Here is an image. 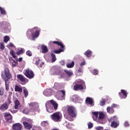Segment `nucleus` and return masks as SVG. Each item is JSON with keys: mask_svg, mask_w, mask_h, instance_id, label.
I'll return each instance as SVG.
<instances>
[{"mask_svg": "<svg viewBox=\"0 0 130 130\" xmlns=\"http://www.w3.org/2000/svg\"><path fill=\"white\" fill-rule=\"evenodd\" d=\"M2 78L5 81V86L7 91L9 90V80L8 79H11L12 78V75L10 73L9 68H5L4 72H2L1 74Z\"/></svg>", "mask_w": 130, "mask_h": 130, "instance_id": "f257e3e1", "label": "nucleus"}, {"mask_svg": "<svg viewBox=\"0 0 130 130\" xmlns=\"http://www.w3.org/2000/svg\"><path fill=\"white\" fill-rule=\"evenodd\" d=\"M105 117V113L102 112H92V118L93 120L100 123H105L103 119Z\"/></svg>", "mask_w": 130, "mask_h": 130, "instance_id": "f03ea898", "label": "nucleus"}, {"mask_svg": "<svg viewBox=\"0 0 130 130\" xmlns=\"http://www.w3.org/2000/svg\"><path fill=\"white\" fill-rule=\"evenodd\" d=\"M57 107H58L57 103L52 100L46 103V108L48 112H53V109L56 110Z\"/></svg>", "mask_w": 130, "mask_h": 130, "instance_id": "7ed1b4c3", "label": "nucleus"}, {"mask_svg": "<svg viewBox=\"0 0 130 130\" xmlns=\"http://www.w3.org/2000/svg\"><path fill=\"white\" fill-rule=\"evenodd\" d=\"M51 117L53 121H60L62 115L60 112H57L51 115Z\"/></svg>", "mask_w": 130, "mask_h": 130, "instance_id": "20e7f679", "label": "nucleus"}, {"mask_svg": "<svg viewBox=\"0 0 130 130\" xmlns=\"http://www.w3.org/2000/svg\"><path fill=\"white\" fill-rule=\"evenodd\" d=\"M24 75L28 79H33L34 78V73L29 68L24 71Z\"/></svg>", "mask_w": 130, "mask_h": 130, "instance_id": "39448f33", "label": "nucleus"}, {"mask_svg": "<svg viewBox=\"0 0 130 130\" xmlns=\"http://www.w3.org/2000/svg\"><path fill=\"white\" fill-rule=\"evenodd\" d=\"M32 31L35 32L32 34L31 37L32 38V40H35V39H36V38L39 36L40 29L38 27H35L32 29Z\"/></svg>", "mask_w": 130, "mask_h": 130, "instance_id": "423d86ee", "label": "nucleus"}, {"mask_svg": "<svg viewBox=\"0 0 130 130\" xmlns=\"http://www.w3.org/2000/svg\"><path fill=\"white\" fill-rule=\"evenodd\" d=\"M68 113L72 117L76 116V109L73 106H70L68 108Z\"/></svg>", "mask_w": 130, "mask_h": 130, "instance_id": "0eeeda50", "label": "nucleus"}, {"mask_svg": "<svg viewBox=\"0 0 130 130\" xmlns=\"http://www.w3.org/2000/svg\"><path fill=\"white\" fill-rule=\"evenodd\" d=\"M29 107L31 109V111H35L36 109H38L39 108V105H38V103L36 102H34L30 103L29 104Z\"/></svg>", "mask_w": 130, "mask_h": 130, "instance_id": "6e6552de", "label": "nucleus"}, {"mask_svg": "<svg viewBox=\"0 0 130 130\" xmlns=\"http://www.w3.org/2000/svg\"><path fill=\"white\" fill-rule=\"evenodd\" d=\"M66 95V91L64 90H59L56 94V97L59 100H62Z\"/></svg>", "mask_w": 130, "mask_h": 130, "instance_id": "1a4fd4ad", "label": "nucleus"}, {"mask_svg": "<svg viewBox=\"0 0 130 130\" xmlns=\"http://www.w3.org/2000/svg\"><path fill=\"white\" fill-rule=\"evenodd\" d=\"M17 78L18 80H20V81L21 82V85L26 84V83H28V81H29L27 78H25V77H24V76L21 74L17 75Z\"/></svg>", "mask_w": 130, "mask_h": 130, "instance_id": "9d476101", "label": "nucleus"}, {"mask_svg": "<svg viewBox=\"0 0 130 130\" xmlns=\"http://www.w3.org/2000/svg\"><path fill=\"white\" fill-rule=\"evenodd\" d=\"M119 96L121 99H125L127 97V92L125 90H121V92H119Z\"/></svg>", "mask_w": 130, "mask_h": 130, "instance_id": "9b49d317", "label": "nucleus"}, {"mask_svg": "<svg viewBox=\"0 0 130 130\" xmlns=\"http://www.w3.org/2000/svg\"><path fill=\"white\" fill-rule=\"evenodd\" d=\"M5 117L7 121H8V122H12V119H13V117L12 116L11 114L9 113H6L5 114Z\"/></svg>", "mask_w": 130, "mask_h": 130, "instance_id": "f8f14e48", "label": "nucleus"}, {"mask_svg": "<svg viewBox=\"0 0 130 130\" xmlns=\"http://www.w3.org/2000/svg\"><path fill=\"white\" fill-rule=\"evenodd\" d=\"M85 102L88 106H94V102L91 98H87Z\"/></svg>", "mask_w": 130, "mask_h": 130, "instance_id": "ddd939ff", "label": "nucleus"}, {"mask_svg": "<svg viewBox=\"0 0 130 130\" xmlns=\"http://www.w3.org/2000/svg\"><path fill=\"white\" fill-rule=\"evenodd\" d=\"M80 99H81L77 95H73L71 98V100H72L73 102H79V103H81V102H82V100H80Z\"/></svg>", "mask_w": 130, "mask_h": 130, "instance_id": "4468645a", "label": "nucleus"}, {"mask_svg": "<svg viewBox=\"0 0 130 130\" xmlns=\"http://www.w3.org/2000/svg\"><path fill=\"white\" fill-rule=\"evenodd\" d=\"M12 128L13 130H21L22 129V125L20 123H15L13 125Z\"/></svg>", "mask_w": 130, "mask_h": 130, "instance_id": "2eb2a0df", "label": "nucleus"}, {"mask_svg": "<svg viewBox=\"0 0 130 130\" xmlns=\"http://www.w3.org/2000/svg\"><path fill=\"white\" fill-rule=\"evenodd\" d=\"M9 108V104L8 103H5L1 105L0 107V110L2 111H5V110H7Z\"/></svg>", "mask_w": 130, "mask_h": 130, "instance_id": "dca6fc26", "label": "nucleus"}, {"mask_svg": "<svg viewBox=\"0 0 130 130\" xmlns=\"http://www.w3.org/2000/svg\"><path fill=\"white\" fill-rule=\"evenodd\" d=\"M23 125H24L25 128H26L27 129H30V128H31L32 127V125L31 124V123L23 122Z\"/></svg>", "mask_w": 130, "mask_h": 130, "instance_id": "f3484780", "label": "nucleus"}, {"mask_svg": "<svg viewBox=\"0 0 130 130\" xmlns=\"http://www.w3.org/2000/svg\"><path fill=\"white\" fill-rule=\"evenodd\" d=\"M45 96H50L52 94V90L51 89H47L43 92Z\"/></svg>", "mask_w": 130, "mask_h": 130, "instance_id": "a211bd4d", "label": "nucleus"}, {"mask_svg": "<svg viewBox=\"0 0 130 130\" xmlns=\"http://www.w3.org/2000/svg\"><path fill=\"white\" fill-rule=\"evenodd\" d=\"M15 92H18V93H22L23 90L22 89V87L18 85H15Z\"/></svg>", "mask_w": 130, "mask_h": 130, "instance_id": "6ab92c4d", "label": "nucleus"}, {"mask_svg": "<svg viewBox=\"0 0 130 130\" xmlns=\"http://www.w3.org/2000/svg\"><path fill=\"white\" fill-rule=\"evenodd\" d=\"M74 89L75 91H77V90H82L83 89V86L82 85H75L74 86Z\"/></svg>", "mask_w": 130, "mask_h": 130, "instance_id": "aec40b11", "label": "nucleus"}, {"mask_svg": "<svg viewBox=\"0 0 130 130\" xmlns=\"http://www.w3.org/2000/svg\"><path fill=\"white\" fill-rule=\"evenodd\" d=\"M48 52V49H47V47L45 45L42 46V53H46V52Z\"/></svg>", "mask_w": 130, "mask_h": 130, "instance_id": "412c9836", "label": "nucleus"}, {"mask_svg": "<svg viewBox=\"0 0 130 130\" xmlns=\"http://www.w3.org/2000/svg\"><path fill=\"white\" fill-rule=\"evenodd\" d=\"M20 102L18 100H16L15 102V106L14 108L15 109H19L20 108Z\"/></svg>", "mask_w": 130, "mask_h": 130, "instance_id": "4be33fe9", "label": "nucleus"}, {"mask_svg": "<svg viewBox=\"0 0 130 130\" xmlns=\"http://www.w3.org/2000/svg\"><path fill=\"white\" fill-rule=\"evenodd\" d=\"M107 111L108 113L112 114L113 112H114V110H113V108L111 107H108L107 108Z\"/></svg>", "mask_w": 130, "mask_h": 130, "instance_id": "5701e85b", "label": "nucleus"}, {"mask_svg": "<svg viewBox=\"0 0 130 130\" xmlns=\"http://www.w3.org/2000/svg\"><path fill=\"white\" fill-rule=\"evenodd\" d=\"M52 43H55V44L58 45L59 46H60L61 48H63V47H64V46H63L62 43L60 42L54 41L52 42Z\"/></svg>", "mask_w": 130, "mask_h": 130, "instance_id": "b1692460", "label": "nucleus"}, {"mask_svg": "<svg viewBox=\"0 0 130 130\" xmlns=\"http://www.w3.org/2000/svg\"><path fill=\"white\" fill-rule=\"evenodd\" d=\"M10 62L12 65V68H15L18 64V62L15 61L14 59H11Z\"/></svg>", "mask_w": 130, "mask_h": 130, "instance_id": "393cba45", "label": "nucleus"}, {"mask_svg": "<svg viewBox=\"0 0 130 130\" xmlns=\"http://www.w3.org/2000/svg\"><path fill=\"white\" fill-rule=\"evenodd\" d=\"M85 55H86L87 57H90L91 55H92V52L90 50H87L86 52L84 53Z\"/></svg>", "mask_w": 130, "mask_h": 130, "instance_id": "a878e982", "label": "nucleus"}, {"mask_svg": "<svg viewBox=\"0 0 130 130\" xmlns=\"http://www.w3.org/2000/svg\"><path fill=\"white\" fill-rule=\"evenodd\" d=\"M64 72L66 73V75H68L69 76V77H71V76H73V72L69 70H64Z\"/></svg>", "mask_w": 130, "mask_h": 130, "instance_id": "bb28decb", "label": "nucleus"}, {"mask_svg": "<svg viewBox=\"0 0 130 130\" xmlns=\"http://www.w3.org/2000/svg\"><path fill=\"white\" fill-rule=\"evenodd\" d=\"M112 127H117L118 126V123L116 122L115 121H113L111 124Z\"/></svg>", "mask_w": 130, "mask_h": 130, "instance_id": "cd10ccee", "label": "nucleus"}, {"mask_svg": "<svg viewBox=\"0 0 130 130\" xmlns=\"http://www.w3.org/2000/svg\"><path fill=\"white\" fill-rule=\"evenodd\" d=\"M22 112L24 114H28V113H30V112H33L31 111V110L29 111V110L27 108H26V109H24Z\"/></svg>", "mask_w": 130, "mask_h": 130, "instance_id": "c85d7f7f", "label": "nucleus"}, {"mask_svg": "<svg viewBox=\"0 0 130 130\" xmlns=\"http://www.w3.org/2000/svg\"><path fill=\"white\" fill-rule=\"evenodd\" d=\"M74 66H75V62L74 61H72L71 63H68L67 64V68L70 69L73 68Z\"/></svg>", "mask_w": 130, "mask_h": 130, "instance_id": "c756f323", "label": "nucleus"}, {"mask_svg": "<svg viewBox=\"0 0 130 130\" xmlns=\"http://www.w3.org/2000/svg\"><path fill=\"white\" fill-rule=\"evenodd\" d=\"M23 119L25 120V121H24L23 122H27L28 123H32V120L30 119H28L27 118H23Z\"/></svg>", "mask_w": 130, "mask_h": 130, "instance_id": "7c9ffc66", "label": "nucleus"}, {"mask_svg": "<svg viewBox=\"0 0 130 130\" xmlns=\"http://www.w3.org/2000/svg\"><path fill=\"white\" fill-rule=\"evenodd\" d=\"M9 40H10V37L9 36H6L4 37V41L6 43H8Z\"/></svg>", "mask_w": 130, "mask_h": 130, "instance_id": "2f4dec72", "label": "nucleus"}, {"mask_svg": "<svg viewBox=\"0 0 130 130\" xmlns=\"http://www.w3.org/2000/svg\"><path fill=\"white\" fill-rule=\"evenodd\" d=\"M0 12L2 15H6V11L1 7H0Z\"/></svg>", "mask_w": 130, "mask_h": 130, "instance_id": "473e14b6", "label": "nucleus"}, {"mask_svg": "<svg viewBox=\"0 0 130 130\" xmlns=\"http://www.w3.org/2000/svg\"><path fill=\"white\" fill-rule=\"evenodd\" d=\"M10 53V55L13 56V57H14V58H16V55L15 54V51L14 50H11Z\"/></svg>", "mask_w": 130, "mask_h": 130, "instance_id": "72a5a7b5", "label": "nucleus"}, {"mask_svg": "<svg viewBox=\"0 0 130 130\" xmlns=\"http://www.w3.org/2000/svg\"><path fill=\"white\" fill-rule=\"evenodd\" d=\"M64 51V50L62 49H59L58 50L54 51L55 53H60V52H63Z\"/></svg>", "mask_w": 130, "mask_h": 130, "instance_id": "f704fd0d", "label": "nucleus"}, {"mask_svg": "<svg viewBox=\"0 0 130 130\" xmlns=\"http://www.w3.org/2000/svg\"><path fill=\"white\" fill-rule=\"evenodd\" d=\"M23 92H24L25 97H27L28 96V90H27V89L24 88L23 89Z\"/></svg>", "mask_w": 130, "mask_h": 130, "instance_id": "c9c22d12", "label": "nucleus"}, {"mask_svg": "<svg viewBox=\"0 0 130 130\" xmlns=\"http://www.w3.org/2000/svg\"><path fill=\"white\" fill-rule=\"evenodd\" d=\"M51 55L52 57V61H55V60H56V57H55V55L51 54Z\"/></svg>", "mask_w": 130, "mask_h": 130, "instance_id": "e433bc0d", "label": "nucleus"}, {"mask_svg": "<svg viewBox=\"0 0 130 130\" xmlns=\"http://www.w3.org/2000/svg\"><path fill=\"white\" fill-rule=\"evenodd\" d=\"M60 86L59 85V84L57 83H55L54 85V89H58Z\"/></svg>", "mask_w": 130, "mask_h": 130, "instance_id": "4c0bfd02", "label": "nucleus"}, {"mask_svg": "<svg viewBox=\"0 0 130 130\" xmlns=\"http://www.w3.org/2000/svg\"><path fill=\"white\" fill-rule=\"evenodd\" d=\"M41 124L43 126H46L48 125V123L47 121H43L42 122Z\"/></svg>", "mask_w": 130, "mask_h": 130, "instance_id": "58836bf2", "label": "nucleus"}, {"mask_svg": "<svg viewBox=\"0 0 130 130\" xmlns=\"http://www.w3.org/2000/svg\"><path fill=\"white\" fill-rule=\"evenodd\" d=\"M0 48L1 49H4L5 48V45L4 44V43H0Z\"/></svg>", "mask_w": 130, "mask_h": 130, "instance_id": "ea45409f", "label": "nucleus"}, {"mask_svg": "<svg viewBox=\"0 0 130 130\" xmlns=\"http://www.w3.org/2000/svg\"><path fill=\"white\" fill-rule=\"evenodd\" d=\"M4 88H1L0 89V95H1V96H3V95H4Z\"/></svg>", "mask_w": 130, "mask_h": 130, "instance_id": "a19ab883", "label": "nucleus"}, {"mask_svg": "<svg viewBox=\"0 0 130 130\" xmlns=\"http://www.w3.org/2000/svg\"><path fill=\"white\" fill-rule=\"evenodd\" d=\"M26 53V55H28V56H32V52L30 51H27Z\"/></svg>", "mask_w": 130, "mask_h": 130, "instance_id": "79ce46f5", "label": "nucleus"}, {"mask_svg": "<svg viewBox=\"0 0 130 130\" xmlns=\"http://www.w3.org/2000/svg\"><path fill=\"white\" fill-rule=\"evenodd\" d=\"M10 111H11V112H12V113H17L18 110H14V109H12L10 110Z\"/></svg>", "mask_w": 130, "mask_h": 130, "instance_id": "37998d69", "label": "nucleus"}, {"mask_svg": "<svg viewBox=\"0 0 130 130\" xmlns=\"http://www.w3.org/2000/svg\"><path fill=\"white\" fill-rule=\"evenodd\" d=\"M22 53H23V49H21L17 52L18 55H19V54H22Z\"/></svg>", "mask_w": 130, "mask_h": 130, "instance_id": "c03bdc74", "label": "nucleus"}, {"mask_svg": "<svg viewBox=\"0 0 130 130\" xmlns=\"http://www.w3.org/2000/svg\"><path fill=\"white\" fill-rule=\"evenodd\" d=\"M95 129L96 130H102L103 129V127H101V126H98L95 127Z\"/></svg>", "mask_w": 130, "mask_h": 130, "instance_id": "a18cd8bd", "label": "nucleus"}, {"mask_svg": "<svg viewBox=\"0 0 130 130\" xmlns=\"http://www.w3.org/2000/svg\"><path fill=\"white\" fill-rule=\"evenodd\" d=\"M105 104V100H103L101 102V105L103 106Z\"/></svg>", "mask_w": 130, "mask_h": 130, "instance_id": "49530a36", "label": "nucleus"}, {"mask_svg": "<svg viewBox=\"0 0 130 130\" xmlns=\"http://www.w3.org/2000/svg\"><path fill=\"white\" fill-rule=\"evenodd\" d=\"M41 62V60H40V59H38V60H37L36 62V64L38 65Z\"/></svg>", "mask_w": 130, "mask_h": 130, "instance_id": "de8ad7c7", "label": "nucleus"}, {"mask_svg": "<svg viewBox=\"0 0 130 130\" xmlns=\"http://www.w3.org/2000/svg\"><path fill=\"white\" fill-rule=\"evenodd\" d=\"M88 128H91L93 126V124L92 123H89L88 124Z\"/></svg>", "mask_w": 130, "mask_h": 130, "instance_id": "09e8293b", "label": "nucleus"}, {"mask_svg": "<svg viewBox=\"0 0 130 130\" xmlns=\"http://www.w3.org/2000/svg\"><path fill=\"white\" fill-rule=\"evenodd\" d=\"M92 73L93 75H97L98 74V71L94 70Z\"/></svg>", "mask_w": 130, "mask_h": 130, "instance_id": "8fccbe9b", "label": "nucleus"}, {"mask_svg": "<svg viewBox=\"0 0 130 130\" xmlns=\"http://www.w3.org/2000/svg\"><path fill=\"white\" fill-rule=\"evenodd\" d=\"M14 46V44L13 43H10L8 46L7 47H13Z\"/></svg>", "mask_w": 130, "mask_h": 130, "instance_id": "3c124183", "label": "nucleus"}, {"mask_svg": "<svg viewBox=\"0 0 130 130\" xmlns=\"http://www.w3.org/2000/svg\"><path fill=\"white\" fill-rule=\"evenodd\" d=\"M6 103H7L9 106V105H10V104H11V100L10 99H8L7 102H6Z\"/></svg>", "mask_w": 130, "mask_h": 130, "instance_id": "603ef678", "label": "nucleus"}, {"mask_svg": "<svg viewBox=\"0 0 130 130\" xmlns=\"http://www.w3.org/2000/svg\"><path fill=\"white\" fill-rule=\"evenodd\" d=\"M78 82L82 84V85H84V81L83 80H78Z\"/></svg>", "mask_w": 130, "mask_h": 130, "instance_id": "864d4df0", "label": "nucleus"}, {"mask_svg": "<svg viewBox=\"0 0 130 130\" xmlns=\"http://www.w3.org/2000/svg\"><path fill=\"white\" fill-rule=\"evenodd\" d=\"M124 126H129V124H128V122H125Z\"/></svg>", "mask_w": 130, "mask_h": 130, "instance_id": "5fc2aeb1", "label": "nucleus"}, {"mask_svg": "<svg viewBox=\"0 0 130 130\" xmlns=\"http://www.w3.org/2000/svg\"><path fill=\"white\" fill-rule=\"evenodd\" d=\"M60 64H61L62 66H64V61H63V60L61 61H60Z\"/></svg>", "mask_w": 130, "mask_h": 130, "instance_id": "6e6d98bb", "label": "nucleus"}, {"mask_svg": "<svg viewBox=\"0 0 130 130\" xmlns=\"http://www.w3.org/2000/svg\"><path fill=\"white\" fill-rule=\"evenodd\" d=\"M112 107H117V105L113 104L112 105Z\"/></svg>", "mask_w": 130, "mask_h": 130, "instance_id": "4d7b16f0", "label": "nucleus"}, {"mask_svg": "<svg viewBox=\"0 0 130 130\" xmlns=\"http://www.w3.org/2000/svg\"><path fill=\"white\" fill-rule=\"evenodd\" d=\"M43 66H44V62H42L41 64H40V68H42Z\"/></svg>", "mask_w": 130, "mask_h": 130, "instance_id": "13d9d810", "label": "nucleus"}, {"mask_svg": "<svg viewBox=\"0 0 130 130\" xmlns=\"http://www.w3.org/2000/svg\"><path fill=\"white\" fill-rule=\"evenodd\" d=\"M80 66L82 67V66H85V61L82 62Z\"/></svg>", "mask_w": 130, "mask_h": 130, "instance_id": "bf43d9fd", "label": "nucleus"}, {"mask_svg": "<svg viewBox=\"0 0 130 130\" xmlns=\"http://www.w3.org/2000/svg\"><path fill=\"white\" fill-rule=\"evenodd\" d=\"M22 59H23V58H21V57H20V58H19L18 59V61H22Z\"/></svg>", "mask_w": 130, "mask_h": 130, "instance_id": "052dcab7", "label": "nucleus"}, {"mask_svg": "<svg viewBox=\"0 0 130 130\" xmlns=\"http://www.w3.org/2000/svg\"><path fill=\"white\" fill-rule=\"evenodd\" d=\"M78 72H79V73H82V69H80L78 70Z\"/></svg>", "mask_w": 130, "mask_h": 130, "instance_id": "680f3d73", "label": "nucleus"}, {"mask_svg": "<svg viewBox=\"0 0 130 130\" xmlns=\"http://www.w3.org/2000/svg\"><path fill=\"white\" fill-rule=\"evenodd\" d=\"M12 92H9V96H12Z\"/></svg>", "mask_w": 130, "mask_h": 130, "instance_id": "e2e57ef3", "label": "nucleus"}, {"mask_svg": "<svg viewBox=\"0 0 130 130\" xmlns=\"http://www.w3.org/2000/svg\"><path fill=\"white\" fill-rule=\"evenodd\" d=\"M54 75H61V73H54Z\"/></svg>", "mask_w": 130, "mask_h": 130, "instance_id": "0e129e2a", "label": "nucleus"}, {"mask_svg": "<svg viewBox=\"0 0 130 130\" xmlns=\"http://www.w3.org/2000/svg\"><path fill=\"white\" fill-rule=\"evenodd\" d=\"M29 32H31V30L29 29L28 31H27V33H29Z\"/></svg>", "mask_w": 130, "mask_h": 130, "instance_id": "69168bd1", "label": "nucleus"}, {"mask_svg": "<svg viewBox=\"0 0 130 130\" xmlns=\"http://www.w3.org/2000/svg\"><path fill=\"white\" fill-rule=\"evenodd\" d=\"M113 118H115V119H116V116H114L113 117Z\"/></svg>", "mask_w": 130, "mask_h": 130, "instance_id": "338daca9", "label": "nucleus"}, {"mask_svg": "<svg viewBox=\"0 0 130 130\" xmlns=\"http://www.w3.org/2000/svg\"><path fill=\"white\" fill-rule=\"evenodd\" d=\"M51 43V42H50L49 44H50Z\"/></svg>", "mask_w": 130, "mask_h": 130, "instance_id": "774afa93", "label": "nucleus"}]
</instances>
